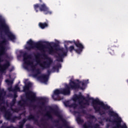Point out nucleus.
Instances as JSON below:
<instances>
[{"mask_svg":"<svg viewBox=\"0 0 128 128\" xmlns=\"http://www.w3.org/2000/svg\"><path fill=\"white\" fill-rule=\"evenodd\" d=\"M45 43L46 45L43 44L42 42H36L32 41V39H30L27 42L28 46L26 47V50H34V48H36L38 49V50H42L44 52V49L47 46V48H48V52L49 54L51 55L56 54V51L60 50V53H58V56H56V58H57V62H64V58L68 56V46L64 45L65 50L64 48H60V47H58V44L56 43H50L48 42H46Z\"/></svg>","mask_w":128,"mask_h":128,"instance_id":"f257e3e1","label":"nucleus"},{"mask_svg":"<svg viewBox=\"0 0 128 128\" xmlns=\"http://www.w3.org/2000/svg\"><path fill=\"white\" fill-rule=\"evenodd\" d=\"M88 100L86 99V98L82 95H76L73 98V100L76 102L78 100V104L80 106V108H85L86 106H90V101L92 100V104L93 108L95 110V112H98L100 116H102L106 114V111L100 110V106L103 110H110V106L108 105V104H104V102L100 100L98 98L94 99L92 98H90L88 96L86 98Z\"/></svg>","mask_w":128,"mask_h":128,"instance_id":"f03ea898","label":"nucleus"},{"mask_svg":"<svg viewBox=\"0 0 128 128\" xmlns=\"http://www.w3.org/2000/svg\"><path fill=\"white\" fill-rule=\"evenodd\" d=\"M48 109L50 111H48L45 116H47L48 118V120H52L54 118V117H52V115L50 114V112H52L53 114H54V116H58L59 118V120L60 122H62L63 124V126L64 128H74L70 126H68V121L66 120V119L64 118L62 116L60 115V112L56 108H53L50 106H48ZM56 128H62V126H60L59 124H56L55 125Z\"/></svg>","mask_w":128,"mask_h":128,"instance_id":"7ed1b4c3","label":"nucleus"},{"mask_svg":"<svg viewBox=\"0 0 128 128\" xmlns=\"http://www.w3.org/2000/svg\"><path fill=\"white\" fill-rule=\"evenodd\" d=\"M26 96L27 100H30L31 102H41L40 104L42 106H44L48 100L46 98L37 97L36 94L32 91H29L26 93Z\"/></svg>","mask_w":128,"mask_h":128,"instance_id":"20e7f679","label":"nucleus"},{"mask_svg":"<svg viewBox=\"0 0 128 128\" xmlns=\"http://www.w3.org/2000/svg\"><path fill=\"white\" fill-rule=\"evenodd\" d=\"M43 56L46 58L47 60L46 61H44L42 63L40 62V54H38L36 56V62L40 66L41 68L43 70L46 68H50V66L52 64L54 60L52 58L48 57L46 54V53L43 54Z\"/></svg>","mask_w":128,"mask_h":128,"instance_id":"39448f33","label":"nucleus"},{"mask_svg":"<svg viewBox=\"0 0 128 128\" xmlns=\"http://www.w3.org/2000/svg\"><path fill=\"white\" fill-rule=\"evenodd\" d=\"M78 90L80 88V84L74 82V81L70 80L69 86L66 85L65 88L61 90L62 94L64 96H68L70 94V90Z\"/></svg>","mask_w":128,"mask_h":128,"instance_id":"423d86ee","label":"nucleus"},{"mask_svg":"<svg viewBox=\"0 0 128 128\" xmlns=\"http://www.w3.org/2000/svg\"><path fill=\"white\" fill-rule=\"evenodd\" d=\"M0 24L1 28L4 30V32L6 34L8 39L10 40H16V36L10 31V27L6 24V22L0 19Z\"/></svg>","mask_w":128,"mask_h":128,"instance_id":"0eeeda50","label":"nucleus"},{"mask_svg":"<svg viewBox=\"0 0 128 128\" xmlns=\"http://www.w3.org/2000/svg\"><path fill=\"white\" fill-rule=\"evenodd\" d=\"M108 114L110 116H112L113 118H116V120L117 122L116 123V126L113 128H128L126 124H123L122 126V118L118 116V114L114 112V110H110L108 112Z\"/></svg>","mask_w":128,"mask_h":128,"instance_id":"6e6552de","label":"nucleus"},{"mask_svg":"<svg viewBox=\"0 0 128 128\" xmlns=\"http://www.w3.org/2000/svg\"><path fill=\"white\" fill-rule=\"evenodd\" d=\"M34 10L36 12H38V8L40 12H44V14H52V11H50V9L46 6V4H36L34 5Z\"/></svg>","mask_w":128,"mask_h":128,"instance_id":"1a4fd4ad","label":"nucleus"},{"mask_svg":"<svg viewBox=\"0 0 128 128\" xmlns=\"http://www.w3.org/2000/svg\"><path fill=\"white\" fill-rule=\"evenodd\" d=\"M31 58L32 54H28L26 52L23 54V60L24 64H28V66H31L32 70L34 72V70H36V65H34V62H32L28 60H31Z\"/></svg>","mask_w":128,"mask_h":128,"instance_id":"9d476101","label":"nucleus"},{"mask_svg":"<svg viewBox=\"0 0 128 128\" xmlns=\"http://www.w3.org/2000/svg\"><path fill=\"white\" fill-rule=\"evenodd\" d=\"M74 44L78 48L75 50L76 52V54H82V50H84V46L82 44V43H80V42L78 40L76 41H74Z\"/></svg>","mask_w":128,"mask_h":128,"instance_id":"9b49d317","label":"nucleus"},{"mask_svg":"<svg viewBox=\"0 0 128 128\" xmlns=\"http://www.w3.org/2000/svg\"><path fill=\"white\" fill-rule=\"evenodd\" d=\"M27 118L28 120H32L34 121V124H36V126H39V128H42V124H46V122H44V123H41L40 124V122H38V120L36 119V116L32 114L29 115L27 117Z\"/></svg>","mask_w":128,"mask_h":128,"instance_id":"f8f14e48","label":"nucleus"},{"mask_svg":"<svg viewBox=\"0 0 128 128\" xmlns=\"http://www.w3.org/2000/svg\"><path fill=\"white\" fill-rule=\"evenodd\" d=\"M6 94V92L4 91V89H0V106L2 104H4V96Z\"/></svg>","mask_w":128,"mask_h":128,"instance_id":"ddd939ff","label":"nucleus"},{"mask_svg":"<svg viewBox=\"0 0 128 128\" xmlns=\"http://www.w3.org/2000/svg\"><path fill=\"white\" fill-rule=\"evenodd\" d=\"M62 94V90L56 89L54 90V94L52 96V98L54 100H58L60 98V95Z\"/></svg>","mask_w":128,"mask_h":128,"instance_id":"4468645a","label":"nucleus"},{"mask_svg":"<svg viewBox=\"0 0 128 128\" xmlns=\"http://www.w3.org/2000/svg\"><path fill=\"white\" fill-rule=\"evenodd\" d=\"M38 80H41L43 82H48V74H42L40 76H38Z\"/></svg>","mask_w":128,"mask_h":128,"instance_id":"2eb2a0df","label":"nucleus"},{"mask_svg":"<svg viewBox=\"0 0 128 128\" xmlns=\"http://www.w3.org/2000/svg\"><path fill=\"white\" fill-rule=\"evenodd\" d=\"M79 84H81L82 85L81 87L80 85L79 88H80V90H84V88H86V84H88V80L80 82Z\"/></svg>","mask_w":128,"mask_h":128,"instance_id":"dca6fc26","label":"nucleus"},{"mask_svg":"<svg viewBox=\"0 0 128 128\" xmlns=\"http://www.w3.org/2000/svg\"><path fill=\"white\" fill-rule=\"evenodd\" d=\"M83 128H94V126H92V122L90 121H88L86 124H84L83 125Z\"/></svg>","mask_w":128,"mask_h":128,"instance_id":"f3484780","label":"nucleus"},{"mask_svg":"<svg viewBox=\"0 0 128 128\" xmlns=\"http://www.w3.org/2000/svg\"><path fill=\"white\" fill-rule=\"evenodd\" d=\"M22 120V116H14L12 118H10V119L9 120L11 122H16V120Z\"/></svg>","mask_w":128,"mask_h":128,"instance_id":"a211bd4d","label":"nucleus"},{"mask_svg":"<svg viewBox=\"0 0 128 128\" xmlns=\"http://www.w3.org/2000/svg\"><path fill=\"white\" fill-rule=\"evenodd\" d=\"M114 48H116V46H110L108 48V52L112 56L114 54Z\"/></svg>","mask_w":128,"mask_h":128,"instance_id":"6ab92c4d","label":"nucleus"},{"mask_svg":"<svg viewBox=\"0 0 128 128\" xmlns=\"http://www.w3.org/2000/svg\"><path fill=\"white\" fill-rule=\"evenodd\" d=\"M16 98H14L12 100V102H10V110H11L14 111V112H16V109L14 110V108H12V106H14V104H16Z\"/></svg>","mask_w":128,"mask_h":128,"instance_id":"aec40b11","label":"nucleus"},{"mask_svg":"<svg viewBox=\"0 0 128 128\" xmlns=\"http://www.w3.org/2000/svg\"><path fill=\"white\" fill-rule=\"evenodd\" d=\"M12 114L10 112L7 111L5 113L4 116L8 120H10V118H12Z\"/></svg>","mask_w":128,"mask_h":128,"instance_id":"412c9836","label":"nucleus"},{"mask_svg":"<svg viewBox=\"0 0 128 128\" xmlns=\"http://www.w3.org/2000/svg\"><path fill=\"white\" fill-rule=\"evenodd\" d=\"M31 86H32V84L30 82L26 84L23 88L24 92H26V90H30V88Z\"/></svg>","mask_w":128,"mask_h":128,"instance_id":"4be33fe9","label":"nucleus"},{"mask_svg":"<svg viewBox=\"0 0 128 128\" xmlns=\"http://www.w3.org/2000/svg\"><path fill=\"white\" fill-rule=\"evenodd\" d=\"M39 26L42 28V30H44L45 28H48V23L46 22H44V23H42L40 22L39 23Z\"/></svg>","mask_w":128,"mask_h":128,"instance_id":"5701e85b","label":"nucleus"},{"mask_svg":"<svg viewBox=\"0 0 128 128\" xmlns=\"http://www.w3.org/2000/svg\"><path fill=\"white\" fill-rule=\"evenodd\" d=\"M26 104V100L24 99L22 100H22H20L18 102V104L19 106H22L23 108H24V106H25L24 104Z\"/></svg>","mask_w":128,"mask_h":128,"instance_id":"b1692460","label":"nucleus"},{"mask_svg":"<svg viewBox=\"0 0 128 128\" xmlns=\"http://www.w3.org/2000/svg\"><path fill=\"white\" fill-rule=\"evenodd\" d=\"M114 120H110V118H107L106 119V122H112V124H116L118 120H116V117H114Z\"/></svg>","mask_w":128,"mask_h":128,"instance_id":"393cba45","label":"nucleus"},{"mask_svg":"<svg viewBox=\"0 0 128 128\" xmlns=\"http://www.w3.org/2000/svg\"><path fill=\"white\" fill-rule=\"evenodd\" d=\"M34 72H35L36 74H34V76L36 77L38 74H42V72L40 71V69L38 68L36 69Z\"/></svg>","mask_w":128,"mask_h":128,"instance_id":"a878e982","label":"nucleus"},{"mask_svg":"<svg viewBox=\"0 0 128 128\" xmlns=\"http://www.w3.org/2000/svg\"><path fill=\"white\" fill-rule=\"evenodd\" d=\"M76 120L78 122V124H84V120L82 119V118H80V116H78L76 118Z\"/></svg>","mask_w":128,"mask_h":128,"instance_id":"bb28decb","label":"nucleus"},{"mask_svg":"<svg viewBox=\"0 0 128 128\" xmlns=\"http://www.w3.org/2000/svg\"><path fill=\"white\" fill-rule=\"evenodd\" d=\"M26 120H26V118H24L21 122H19V126H24L26 122Z\"/></svg>","mask_w":128,"mask_h":128,"instance_id":"cd10ccee","label":"nucleus"},{"mask_svg":"<svg viewBox=\"0 0 128 128\" xmlns=\"http://www.w3.org/2000/svg\"><path fill=\"white\" fill-rule=\"evenodd\" d=\"M76 49L74 48V46H71L68 48V51L69 50V52H70L71 54H72L73 50H74V52H76Z\"/></svg>","mask_w":128,"mask_h":128,"instance_id":"c85d7f7f","label":"nucleus"},{"mask_svg":"<svg viewBox=\"0 0 128 128\" xmlns=\"http://www.w3.org/2000/svg\"><path fill=\"white\" fill-rule=\"evenodd\" d=\"M6 108L5 107V106H2L0 107V112H6Z\"/></svg>","mask_w":128,"mask_h":128,"instance_id":"c756f323","label":"nucleus"},{"mask_svg":"<svg viewBox=\"0 0 128 128\" xmlns=\"http://www.w3.org/2000/svg\"><path fill=\"white\" fill-rule=\"evenodd\" d=\"M71 108H73L74 110H76L78 108V104L76 103H73L70 105Z\"/></svg>","mask_w":128,"mask_h":128,"instance_id":"7c9ffc66","label":"nucleus"},{"mask_svg":"<svg viewBox=\"0 0 128 128\" xmlns=\"http://www.w3.org/2000/svg\"><path fill=\"white\" fill-rule=\"evenodd\" d=\"M16 90H20V88L18 87V84H16L14 86V92Z\"/></svg>","mask_w":128,"mask_h":128,"instance_id":"2f4dec72","label":"nucleus"},{"mask_svg":"<svg viewBox=\"0 0 128 128\" xmlns=\"http://www.w3.org/2000/svg\"><path fill=\"white\" fill-rule=\"evenodd\" d=\"M41 124L42 126V128H48V124L47 122H46L45 124Z\"/></svg>","mask_w":128,"mask_h":128,"instance_id":"473e14b6","label":"nucleus"},{"mask_svg":"<svg viewBox=\"0 0 128 128\" xmlns=\"http://www.w3.org/2000/svg\"><path fill=\"white\" fill-rule=\"evenodd\" d=\"M2 128H14V126H12V125H10L9 126H2Z\"/></svg>","mask_w":128,"mask_h":128,"instance_id":"72a5a7b5","label":"nucleus"},{"mask_svg":"<svg viewBox=\"0 0 128 128\" xmlns=\"http://www.w3.org/2000/svg\"><path fill=\"white\" fill-rule=\"evenodd\" d=\"M52 70H57L58 72V68L57 66H54L52 67Z\"/></svg>","mask_w":128,"mask_h":128,"instance_id":"f704fd0d","label":"nucleus"},{"mask_svg":"<svg viewBox=\"0 0 128 128\" xmlns=\"http://www.w3.org/2000/svg\"><path fill=\"white\" fill-rule=\"evenodd\" d=\"M89 118H90L91 120H94V118H96V116L93 115H90Z\"/></svg>","mask_w":128,"mask_h":128,"instance_id":"c9c22d12","label":"nucleus"},{"mask_svg":"<svg viewBox=\"0 0 128 128\" xmlns=\"http://www.w3.org/2000/svg\"><path fill=\"white\" fill-rule=\"evenodd\" d=\"M8 90H9V92H14V88H12V87H10L8 88Z\"/></svg>","mask_w":128,"mask_h":128,"instance_id":"e433bc0d","label":"nucleus"},{"mask_svg":"<svg viewBox=\"0 0 128 128\" xmlns=\"http://www.w3.org/2000/svg\"><path fill=\"white\" fill-rule=\"evenodd\" d=\"M56 66H57L58 70V68H62V64H57V65Z\"/></svg>","mask_w":128,"mask_h":128,"instance_id":"4c0bfd02","label":"nucleus"},{"mask_svg":"<svg viewBox=\"0 0 128 128\" xmlns=\"http://www.w3.org/2000/svg\"><path fill=\"white\" fill-rule=\"evenodd\" d=\"M82 114H86V111L84 110H82L81 112Z\"/></svg>","mask_w":128,"mask_h":128,"instance_id":"58836bf2","label":"nucleus"},{"mask_svg":"<svg viewBox=\"0 0 128 128\" xmlns=\"http://www.w3.org/2000/svg\"><path fill=\"white\" fill-rule=\"evenodd\" d=\"M26 128H31L32 126H30V124H27L26 125Z\"/></svg>","mask_w":128,"mask_h":128,"instance_id":"ea45409f","label":"nucleus"},{"mask_svg":"<svg viewBox=\"0 0 128 128\" xmlns=\"http://www.w3.org/2000/svg\"><path fill=\"white\" fill-rule=\"evenodd\" d=\"M6 82H8L9 84H12V81L7 80H6Z\"/></svg>","mask_w":128,"mask_h":128,"instance_id":"a19ab883","label":"nucleus"},{"mask_svg":"<svg viewBox=\"0 0 128 128\" xmlns=\"http://www.w3.org/2000/svg\"><path fill=\"white\" fill-rule=\"evenodd\" d=\"M47 72H48V74L47 75V76H50V72H52L50 71V70H47Z\"/></svg>","mask_w":128,"mask_h":128,"instance_id":"79ce46f5","label":"nucleus"},{"mask_svg":"<svg viewBox=\"0 0 128 128\" xmlns=\"http://www.w3.org/2000/svg\"><path fill=\"white\" fill-rule=\"evenodd\" d=\"M54 124H59L60 123V120H54Z\"/></svg>","mask_w":128,"mask_h":128,"instance_id":"37998d69","label":"nucleus"},{"mask_svg":"<svg viewBox=\"0 0 128 128\" xmlns=\"http://www.w3.org/2000/svg\"><path fill=\"white\" fill-rule=\"evenodd\" d=\"M30 106L31 108H33L34 110V108H36V105H32V104H31L30 105Z\"/></svg>","mask_w":128,"mask_h":128,"instance_id":"c03bdc74","label":"nucleus"},{"mask_svg":"<svg viewBox=\"0 0 128 128\" xmlns=\"http://www.w3.org/2000/svg\"><path fill=\"white\" fill-rule=\"evenodd\" d=\"M74 42H76V40H74L73 41H68V42H70V44H72Z\"/></svg>","mask_w":128,"mask_h":128,"instance_id":"a18cd8bd","label":"nucleus"},{"mask_svg":"<svg viewBox=\"0 0 128 128\" xmlns=\"http://www.w3.org/2000/svg\"><path fill=\"white\" fill-rule=\"evenodd\" d=\"M18 98V95L16 94H14V98Z\"/></svg>","mask_w":128,"mask_h":128,"instance_id":"49530a36","label":"nucleus"},{"mask_svg":"<svg viewBox=\"0 0 128 128\" xmlns=\"http://www.w3.org/2000/svg\"><path fill=\"white\" fill-rule=\"evenodd\" d=\"M13 70H14V67L12 68L10 70V72H12Z\"/></svg>","mask_w":128,"mask_h":128,"instance_id":"de8ad7c7","label":"nucleus"},{"mask_svg":"<svg viewBox=\"0 0 128 128\" xmlns=\"http://www.w3.org/2000/svg\"><path fill=\"white\" fill-rule=\"evenodd\" d=\"M18 128H24V126H22L20 125H19Z\"/></svg>","mask_w":128,"mask_h":128,"instance_id":"09e8293b","label":"nucleus"},{"mask_svg":"<svg viewBox=\"0 0 128 128\" xmlns=\"http://www.w3.org/2000/svg\"><path fill=\"white\" fill-rule=\"evenodd\" d=\"M68 104V102H64V104L65 106H66V104Z\"/></svg>","mask_w":128,"mask_h":128,"instance_id":"8fccbe9b","label":"nucleus"},{"mask_svg":"<svg viewBox=\"0 0 128 128\" xmlns=\"http://www.w3.org/2000/svg\"><path fill=\"white\" fill-rule=\"evenodd\" d=\"M2 124V120H0V124Z\"/></svg>","mask_w":128,"mask_h":128,"instance_id":"3c124183","label":"nucleus"},{"mask_svg":"<svg viewBox=\"0 0 128 128\" xmlns=\"http://www.w3.org/2000/svg\"><path fill=\"white\" fill-rule=\"evenodd\" d=\"M40 122H44V119H42Z\"/></svg>","mask_w":128,"mask_h":128,"instance_id":"603ef678","label":"nucleus"},{"mask_svg":"<svg viewBox=\"0 0 128 128\" xmlns=\"http://www.w3.org/2000/svg\"><path fill=\"white\" fill-rule=\"evenodd\" d=\"M122 58H124V54H122Z\"/></svg>","mask_w":128,"mask_h":128,"instance_id":"864d4df0","label":"nucleus"},{"mask_svg":"<svg viewBox=\"0 0 128 128\" xmlns=\"http://www.w3.org/2000/svg\"><path fill=\"white\" fill-rule=\"evenodd\" d=\"M40 2H42V0H39Z\"/></svg>","mask_w":128,"mask_h":128,"instance_id":"5fc2aeb1","label":"nucleus"},{"mask_svg":"<svg viewBox=\"0 0 128 128\" xmlns=\"http://www.w3.org/2000/svg\"><path fill=\"white\" fill-rule=\"evenodd\" d=\"M114 42H118V40H116V41Z\"/></svg>","mask_w":128,"mask_h":128,"instance_id":"6e6d98bb","label":"nucleus"},{"mask_svg":"<svg viewBox=\"0 0 128 128\" xmlns=\"http://www.w3.org/2000/svg\"><path fill=\"white\" fill-rule=\"evenodd\" d=\"M30 128H34V126L30 127Z\"/></svg>","mask_w":128,"mask_h":128,"instance_id":"4d7b16f0","label":"nucleus"},{"mask_svg":"<svg viewBox=\"0 0 128 128\" xmlns=\"http://www.w3.org/2000/svg\"><path fill=\"white\" fill-rule=\"evenodd\" d=\"M77 80V82H80V80Z\"/></svg>","mask_w":128,"mask_h":128,"instance_id":"13d9d810","label":"nucleus"},{"mask_svg":"<svg viewBox=\"0 0 128 128\" xmlns=\"http://www.w3.org/2000/svg\"><path fill=\"white\" fill-rule=\"evenodd\" d=\"M50 128H54V127H52V126H50Z\"/></svg>","mask_w":128,"mask_h":128,"instance_id":"bf43d9fd","label":"nucleus"}]
</instances>
